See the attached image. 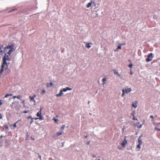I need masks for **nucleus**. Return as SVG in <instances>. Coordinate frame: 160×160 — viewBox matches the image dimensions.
I'll use <instances>...</instances> for the list:
<instances>
[{
    "mask_svg": "<svg viewBox=\"0 0 160 160\" xmlns=\"http://www.w3.org/2000/svg\"><path fill=\"white\" fill-rule=\"evenodd\" d=\"M25 102V101L24 100H23L22 101V103L24 104Z\"/></svg>",
    "mask_w": 160,
    "mask_h": 160,
    "instance_id": "nucleus-44",
    "label": "nucleus"
},
{
    "mask_svg": "<svg viewBox=\"0 0 160 160\" xmlns=\"http://www.w3.org/2000/svg\"><path fill=\"white\" fill-rule=\"evenodd\" d=\"M150 117L152 118V119H153L154 117L153 115H151L150 116Z\"/></svg>",
    "mask_w": 160,
    "mask_h": 160,
    "instance_id": "nucleus-34",
    "label": "nucleus"
},
{
    "mask_svg": "<svg viewBox=\"0 0 160 160\" xmlns=\"http://www.w3.org/2000/svg\"><path fill=\"white\" fill-rule=\"evenodd\" d=\"M65 125H63L62 127L61 128V129H60V131H62V132H63V130H64L65 127Z\"/></svg>",
    "mask_w": 160,
    "mask_h": 160,
    "instance_id": "nucleus-16",
    "label": "nucleus"
},
{
    "mask_svg": "<svg viewBox=\"0 0 160 160\" xmlns=\"http://www.w3.org/2000/svg\"><path fill=\"white\" fill-rule=\"evenodd\" d=\"M155 129L160 131V129L156 127L155 128Z\"/></svg>",
    "mask_w": 160,
    "mask_h": 160,
    "instance_id": "nucleus-33",
    "label": "nucleus"
},
{
    "mask_svg": "<svg viewBox=\"0 0 160 160\" xmlns=\"http://www.w3.org/2000/svg\"><path fill=\"white\" fill-rule=\"evenodd\" d=\"M92 2H89L87 5V8H89L92 5Z\"/></svg>",
    "mask_w": 160,
    "mask_h": 160,
    "instance_id": "nucleus-13",
    "label": "nucleus"
},
{
    "mask_svg": "<svg viewBox=\"0 0 160 160\" xmlns=\"http://www.w3.org/2000/svg\"><path fill=\"white\" fill-rule=\"evenodd\" d=\"M4 48L3 45H2L0 47V55H2V54L4 52Z\"/></svg>",
    "mask_w": 160,
    "mask_h": 160,
    "instance_id": "nucleus-6",
    "label": "nucleus"
},
{
    "mask_svg": "<svg viewBox=\"0 0 160 160\" xmlns=\"http://www.w3.org/2000/svg\"><path fill=\"white\" fill-rule=\"evenodd\" d=\"M72 90V88L69 87H66L65 88H63L62 90L63 92H66L68 90Z\"/></svg>",
    "mask_w": 160,
    "mask_h": 160,
    "instance_id": "nucleus-8",
    "label": "nucleus"
},
{
    "mask_svg": "<svg viewBox=\"0 0 160 160\" xmlns=\"http://www.w3.org/2000/svg\"><path fill=\"white\" fill-rule=\"evenodd\" d=\"M124 89L125 90V92L126 93H128L130 92L132 90L131 88H128L127 89L125 88Z\"/></svg>",
    "mask_w": 160,
    "mask_h": 160,
    "instance_id": "nucleus-10",
    "label": "nucleus"
},
{
    "mask_svg": "<svg viewBox=\"0 0 160 160\" xmlns=\"http://www.w3.org/2000/svg\"><path fill=\"white\" fill-rule=\"evenodd\" d=\"M63 91L61 90L60 91L59 93L56 95V96L57 97H59L62 96L63 95Z\"/></svg>",
    "mask_w": 160,
    "mask_h": 160,
    "instance_id": "nucleus-7",
    "label": "nucleus"
},
{
    "mask_svg": "<svg viewBox=\"0 0 160 160\" xmlns=\"http://www.w3.org/2000/svg\"><path fill=\"white\" fill-rule=\"evenodd\" d=\"M31 119H32V120H31V121L30 122V124H31L32 123V122H33V118H31Z\"/></svg>",
    "mask_w": 160,
    "mask_h": 160,
    "instance_id": "nucleus-29",
    "label": "nucleus"
},
{
    "mask_svg": "<svg viewBox=\"0 0 160 160\" xmlns=\"http://www.w3.org/2000/svg\"><path fill=\"white\" fill-rule=\"evenodd\" d=\"M3 136H1L0 138H2Z\"/></svg>",
    "mask_w": 160,
    "mask_h": 160,
    "instance_id": "nucleus-49",
    "label": "nucleus"
},
{
    "mask_svg": "<svg viewBox=\"0 0 160 160\" xmlns=\"http://www.w3.org/2000/svg\"><path fill=\"white\" fill-rule=\"evenodd\" d=\"M141 144H139L137 146V148H138L139 149L138 150V151H139L141 148Z\"/></svg>",
    "mask_w": 160,
    "mask_h": 160,
    "instance_id": "nucleus-19",
    "label": "nucleus"
},
{
    "mask_svg": "<svg viewBox=\"0 0 160 160\" xmlns=\"http://www.w3.org/2000/svg\"><path fill=\"white\" fill-rule=\"evenodd\" d=\"M137 103V101H135L134 102V103H133L132 105V106L135 108H136L137 107V106L136 105Z\"/></svg>",
    "mask_w": 160,
    "mask_h": 160,
    "instance_id": "nucleus-11",
    "label": "nucleus"
},
{
    "mask_svg": "<svg viewBox=\"0 0 160 160\" xmlns=\"http://www.w3.org/2000/svg\"><path fill=\"white\" fill-rule=\"evenodd\" d=\"M17 96H13V98H17Z\"/></svg>",
    "mask_w": 160,
    "mask_h": 160,
    "instance_id": "nucleus-35",
    "label": "nucleus"
},
{
    "mask_svg": "<svg viewBox=\"0 0 160 160\" xmlns=\"http://www.w3.org/2000/svg\"><path fill=\"white\" fill-rule=\"evenodd\" d=\"M31 139H32V140H34V138H32V137H31Z\"/></svg>",
    "mask_w": 160,
    "mask_h": 160,
    "instance_id": "nucleus-45",
    "label": "nucleus"
},
{
    "mask_svg": "<svg viewBox=\"0 0 160 160\" xmlns=\"http://www.w3.org/2000/svg\"><path fill=\"white\" fill-rule=\"evenodd\" d=\"M142 124H141L139 126H138V128H142Z\"/></svg>",
    "mask_w": 160,
    "mask_h": 160,
    "instance_id": "nucleus-32",
    "label": "nucleus"
},
{
    "mask_svg": "<svg viewBox=\"0 0 160 160\" xmlns=\"http://www.w3.org/2000/svg\"><path fill=\"white\" fill-rule=\"evenodd\" d=\"M31 118V116H28V119H29V118Z\"/></svg>",
    "mask_w": 160,
    "mask_h": 160,
    "instance_id": "nucleus-42",
    "label": "nucleus"
},
{
    "mask_svg": "<svg viewBox=\"0 0 160 160\" xmlns=\"http://www.w3.org/2000/svg\"><path fill=\"white\" fill-rule=\"evenodd\" d=\"M122 97H124V93H125V90H124V89H123V90H122Z\"/></svg>",
    "mask_w": 160,
    "mask_h": 160,
    "instance_id": "nucleus-22",
    "label": "nucleus"
},
{
    "mask_svg": "<svg viewBox=\"0 0 160 160\" xmlns=\"http://www.w3.org/2000/svg\"><path fill=\"white\" fill-rule=\"evenodd\" d=\"M28 112V111H23V113H27Z\"/></svg>",
    "mask_w": 160,
    "mask_h": 160,
    "instance_id": "nucleus-31",
    "label": "nucleus"
},
{
    "mask_svg": "<svg viewBox=\"0 0 160 160\" xmlns=\"http://www.w3.org/2000/svg\"><path fill=\"white\" fill-rule=\"evenodd\" d=\"M62 131H61L58 132L57 133V136H59L61 135L62 133Z\"/></svg>",
    "mask_w": 160,
    "mask_h": 160,
    "instance_id": "nucleus-17",
    "label": "nucleus"
},
{
    "mask_svg": "<svg viewBox=\"0 0 160 160\" xmlns=\"http://www.w3.org/2000/svg\"><path fill=\"white\" fill-rule=\"evenodd\" d=\"M21 121V120H18V121H17L16 122H15V123L14 124V125H13V127H14V128H15V127H16V123H17L18 122H19V121Z\"/></svg>",
    "mask_w": 160,
    "mask_h": 160,
    "instance_id": "nucleus-20",
    "label": "nucleus"
},
{
    "mask_svg": "<svg viewBox=\"0 0 160 160\" xmlns=\"http://www.w3.org/2000/svg\"><path fill=\"white\" fill-rule=\"evenodd\" d=\"M113 72L114 74H117V75L119 77L121 76V75L120 74H119L117 71H116L115 69H114L113 70Z\"/></svg>",
    "mask_w": 160,
    "mask_h": 160,
    "instance_id": "nucleus-12",
    "label": "nucleus"
},
{
    "mask_svg": "<svg viewBox=\"0 0 160 160\" xmlns=\"http://www.w3.org/2000/svg\"><path fill=\"white\" fill-rule=\"evenodd\" d=\"M22 97V96L21 95H18L17 96V98H18V99H19L20 100L21 99V98Z\"/></svg>",
    "mask_w": 160,
    "mask_h": 160,
    "instance_id": "nucleus-24",
    "label": "nucleus"
},
{
    "mask_svg": "<svg viewBox=\"0 0 160 160\" xmlns=\"http://www.w3.org/2000/svg\"><path fill=\"white\" fill-rule=\"evenodd\" d=\"M6 128H8V127H6Z\"/></svg>",
    "mask_w": 160,
    "mask_h": 160,
    "instance_id": "nucleus-48",
    "label": "nucleus"
},
{
    "mask_svg": "<svg viewBox=\"0 0 160 160\" xmlns=\"http://www.w3.org/2000/svg\"><path fill=\"white\" fill-rule=\"evenodd\" d=\"M36 97V95H33V96H29V98L30 99V101H33L34 102V104H35V101L34 99V98Z\"/></svg>",
    "mask_w": 160,
    "mask_h": 160,
    "instance_id": "nucleus-5",
    "label": "nucleus"
},
{
    "mask_svg": "<svg viewBox=\"0 0 160 160\" xmlns=\"http://www.w3.org/2000/svg\"><path fill=\"white\" fill-rule=\"evenodd\" d=\"M132 119L134 120H138V119L137 118H135L134 116V115H133V118H132Z\"/></svg>",
    "mask_w": 160,
    "mask_h": 160,
    "instance_id": "nucleus-25",
    "label": "nucleus"
},
{
    "mask_svg": "<svg viewBox=\"0 0 160 160\" xmlns=\"http://www.w3.org/2000/svg\"><path fill=\"white\" fill-rule=\"evenodd\" d=\"M42 109L41 108L40 109V110L38 112V113L37 114V116L38 117H39V118H35V119L36 120L38 119H40L41 120H42L43 119V118L42 115H41V110Z\"/></svg>",
    "mask_w": 160,
    "mask_h": 160,
    "instance_id": "nucleus-2",
    "label": "nucleus"
},
{
    "mask_svg": "<svg viewBox=\"0 0 160 160\" xmlns=\"http://www.w3.org/2000/svg\"><path fill=\"white\" fill-rule=\"evenodd\" d=\"M90 44H91V43H89L88 44H87L86 45V47L88 48H89L91 47V46L90 45Z\"/></svg>",
    "mask_w": 160,
    "mask_h": 160,
    "instance_id": "nucleus-15",
    "label": "nucleus"
},
{
    "mask_svg": "<svg viewBox=\"0 0 160 160\" xmlns=\"http://www.w3.org/2000/svg\"><path fill=\"white\" fill-rule=\"evenodd\" d=\"M7 70L8 71V73L10 72L11 71V70H9V69H7Z\"/></svg>",
    "mask_w": 160,
    "mask_h": 160,
    "instance_id": "nucleus-39",
    "label": "nucleus"
},
{
    "mask_svg": "<svg viewBox=\"0 0 160 160\" xmlns=\"http://www.w3.org/2000/svg\"><path fill=\"white\" fill-rule=\"evenodd\" d=\"M16 49L15 44L13 43L10 42L8 45L4 48V53L5 56L3 58V63L1 66L0 70V74L4 70V69H7L8 67L6 61H9L11 60L10 55Z\"/></svg>",
    "mask_w": 160,
    "mask_h": 160,
    "instance_id": "nucleus-1",
    "label": "nucleus"
},
{
    "mask_svg": "<svg viewBox=\"0 0 160 160\" xmlns=\"http://www.w3.org/2000/svg\"><path fill=\"white\" fill-rule=\"evenodd\" d=\"M102 81L103 84H104L105 83V82L107 81V79L106 78H104L102 79Z\"/></svg>",
    "mask_w": 160,
    "mask_h": 160,
    "instance_id": "nucleus-21",
    "label": "nucleus"
},
{
    "mask_svg": "<svg viewBox=\"0 0 160 160\" xmlns=\"http://www.w3.org/2000/svg\"><path fill=\"white\" fill-rule=\"evenodd\" d=\"M132 64L131 63H130L129 65V67H130V68H132Z\"/></svg>",
    "mask_w": 160,
    "mask_h": 160,
    "instance_id": "nucleus-30",
    "label": "nucleus"
},
{
    "mask_svg": "<svg viewBox=\"0 0 160 160\" xmlns=\"http://www.w3.org/2000/svg\"><path fill=\"white\" fill-rule=\"evenodd\" d=\"M92 157L93 158H95L96 157V156L95 155H93Z\"/></svg>",
    "mask_w": 160,
    "mask_h": 160,
    "instance_id": "nucleus-46",
    "label": "nucleus"
},
{
    "mask_svg": "<svg viewBox=\"0 0 160 160\" xmlns=\"http://www.w3.org/2000/svg\"><path fill=\"white\" fill-rule=\"evenodd\" d=\"M142 137V136H140L138 139V142L139 144H142V140L141 139V137Z\"/></svg>",
    "mask_w": 160,
    "mask_h": 160,
    "instance_id": "nucleus-9",
    "label": "nucleus"
},
{
    "mask_svg": "<svg viewBox=\"0 0 160 160\" xmlns=\"http://www.w3.org/2000/svg\"><path fill=\"white\" fill-rule=\"evenodd\" d=\"M90 142L89 141L87 142V144L88 145H89L90 144Z\"/></svg>",
    "mask_w": 160,
    "mask_h": 160,
    "instance_id": "nucleus-38",
    "label": "nucleus"
},
{
    "mask_svg": "<svg viewBox=\"0 0 160 160\" xmlns=\"http://www.w3.org/2000/svg\"><path fill=\"white\" fill-rule=\"evenodd\" d=\"M45 92V90L43 89V90H42L41 93V94H43Z\"/></svg>",
    "mask_w": 160,
    "mask_h": 160,
    "instance_id": "nucleus-26",
    "label": "nucleus"
},
{
    "mask_svg": "<svg viewBox=\"0 0 160 160\" xmlns=\"http://www.w3.org/2000/svg\"><path fill=\"white\" fill-rule=\"evenodd\" d=\"M122 45H124L125 44V43H122Z\"/></svg>",
    "mask_w": 160,
    "mask_h": 160,
    "instance_id": "nucleus-47",
    "label": "nucleus"
},
{
    "mask_svg": "<svg viewBox=\"0 0 160 160\" xmlns=\"http://www.w3.org/2000/svg\"><path fill=\"white\" fill-rule=\"evenodd\" d=\"M52 86V82H50L49 83L47 84V86L48 87H50Z\"/></svg>",
    "mask_w": 160,
    "mask_h": 160,
    "instance_id": "nucleus-14",
    "label": "nucleus"
},
{
    "mask_svg": "<svg viewBox=\"0 0 160 160\" xmlns=\"http://www.w3.org/2000/svg\"><path fill=\"white\" fill-rule=\"evenodd\" d=\"M152 53H151L148 56V58L146 59V61L147 62H149L152 60Z\"/></svg>",
    "mask_w": 160,
    "mask_h": 160,
    "instance_id": "nucleus-3",
    "label": "nucleus"
},
{
    "mask_svg": "<svg viewBox=\"0 0 160 160\" xmlns=\"http://www.w3.org/2000/svg\"><path fill=\"white\" fill-rule=\"evenodd\" d=\"M6 63H7L8 65L9 64V62H7V61H6Z\"/></svg>",
    "mask_w": 160,
    "mask_h": 160,
    "instance_id": "nucleus-41",
    "label": "nucleus"
},
{
    "mask_svg": "<svg viewBox=\"0 0 160 160\" xmlns=\"http://www.w3.org/2000/svg\"><path fill=\"white\" fill-rule=\"evenodd\" d=\"M12 95L11 94H6L5 96V98H8V97L9 96H12Z\"/></svg>",
    "mask_w": 160,
    "mask_h": 160,
    "instance_id": "nucleus-23",
    "label": "nucleus"
},
{
    "mask_svg": "<svg viewBox=\"0 0 160 160\" xmlns=\"http://www.w3.org/2000/svg\"><path fill=\"white\" fill-rule=\"evenodd\" d=\"M39 158L40 159V160H41V155H39Z\"/></svg>",
    "mask_w": 160,
    "mask_h": 160,
    "instance_id": "nucleus-37",
    "label": "nucleus"
},
{
    "mask_svg": "<svg viewBox=\"0 0 160 160\" xmlns=\"http://www.w3.org/2000/svg\"><path fill=\"white\" fill-rule=\"evenodd\" d=\"M53 120L56 122L57 121H58V119L55 118H53Z\"/></svg>",
    "mask_w": 160,
    "mask_h": 160,
    "instance_id": "nucleus-27",
    "label": "nucleus"
},
{
    "mask_svg": "<svg viewBox=\"0 0 160 160\" xmlns=\"http://www.w3.org/2000/svg\"><path fill=\"white\" fill-rule=\"evenodd\" d=\"M2 118V115L1 114H0V119H1V118Z\"/></svg>",
    "mask_w": 160,
    "mask_h": 160,
    "instance_id": "nucleus-40",
    "label": "nucleus"
},
{
    "mask_svg": "<svg viewBox=\"0 0 160 160\" xmlns=\"http://www.w3.org/2000/svg\"><path fill=\"white\" fill-rule=\"evenodd\" d=\"M129 62H131V61L130 60H129Z\"/></svg>",
    "mask_w": 160,
    "mask_h": 160,
    "instance_id": "nucleus-50",
    "label": "nucleus"
},
{
    "mask_svg": "<svg viewBox=\"0 0 160 160\" xmlns=\"http://www.w3.org/2000/svg\"><path fill=\"white\" fill-rule=\"evenodd\" d=\"M1 100H0V105H1L2 104V102H1Z\"/></svg>",
    "mask_w": 160,
    "mask_h": 160,
    "instance_id": "nucleus-36",
    "label": "nucleus"
},
{
    "mask_svg": "<svg viewBox=\"0 0 160 160\" xmlns=\"http://www.w3.org/2000/svg\"><path fill=\"white\" fill-rule=\"evenodd\" d=\"M126 136L124 138L122 142L121 143V145L123 148H124L125 147L126 144L127 143V140L126 139Z\"/></svg>",
    "mask_w": 160,
    "mask_h": 160,
    "instance_id": "nucleus-4",
    "label": "nucleus"
},
{
    "mask_svg": "<svg viewBox=\"0 0 160 160\" xmlns=\"http://www.w3.org/2000/svg\"><path fill=\"white\" fill-rule=\"evenodd\" d=\"M88 136H84V138H87Z\"/></svg>",
    "mask_w": 160,
    "mask_h": 160,
    "instance_id": "nucleus-43",
    "label": "nucleus"
},
{
    "mask_svg": "<svg viewBox=\"0 0 160 160\" xmlns=\"http://www.w3.org/2000/svg\"><path fill=\"white\" fill-rule=\"evenodd\" d=\"M23 107H25L24 105H23Z\"/></svg>",
    "mask_w": 160,
    "mask_h": 160,
    "instance_id": "nucleus-51",
    "label": "nucleus"
},
{
    "mask_svg": "<svg viewBox=\"0 0 160 160\" xmlns=\"http://www.w3.org/2000/svg\"><path fill=\"white\" fill-rule=\"evenodd\" d=\"M16 9H12L9 12H12L13 11H14Z\"/></svg>",
    "mask_w": 160,
    "mask_h": 160,
    "instance_id": "nucleus-28",
    "label": "nucleus"
},
{
    "mask_svg": "<svg viewBox=\"0 0 160 160\" xmlns=\"http://www.w3.org/2000/svg\"><path fill=\"white\" fill-rule=\"evenodd\" d=\"M122 45V44L121 43H120L119 44V45L118 46L117 49H121V46Z\"/></svg>",
    "mask_w": 160,
    "mask_h": 160,
    "instance_id": "nucleus-18",
    "label": "nucleus"
}]
</instances>
